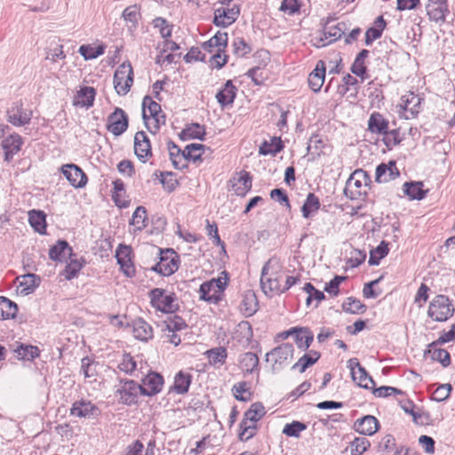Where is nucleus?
Masks as SVG:
<instances>
[{
	"instance_id": "nucleus-1",
	"label": "nucleus",
	"mask_w": 455,
	"mask_h": 455,
	"mask_svg": "<svg viewBox=\"0 0 455 455\" xmlns=\"http://www.w3.org/2000/svg\"><path fill=\"white\" fill-rule=\"evenodd\" d=\"M142 118L148 130L156 134L160 126L165 124V115L160 104L154 101L150 96H145L142 101Z\"/></svg>"
},
{
	"instance_id": "nucleus-2",
	"label": "nucleus",
	"mask_w": 455,
	"mask_h": 455,
	"mask_svg": "<svg viewBox=\"0 0 455 455\" xmlns=\"http://www.w3.org/2000/svg\"><path fill=\"white\" fill-rule=\"evenodd\" d=\"M275 260L268 259L262 267L260 285L263 292L269 297L282 292L281 275L274 267Z\"/></svg>"
},
{
	"instance_id": "nucleus-3",
	"label": "nucleus",
	"mask_w": 455,
	"mask_h": 455,
	"mask_svg": "<svg viewBox=\"0 0 455 455\" xmlns=\"http://www.w3.org/2000/svg\"><path fill=\"white\" fill-rule=\"evenodd\" d=\"M369 181L370 178L365 171L355 170L346 182L344 194L351 200H357L366 195V187Z\"/></svg>"
},
{
	"instance_id": "nucleus-4",
	"label": "nucleus",
	"mask_w": 455,
	"mask_h": 455,
	"mask_svg": "<svg viewBox=\"0 0 455 455\" xmlns=\"http://www.w3.org/2000/svg\"><path fill=\"white\" fill-rule=\"evenodd\" d=\"M151 306L163 313H173L179 308L177 296L171 292L167 293L165 290L155 288L149 291Z\"/></svg>"
},
{
	"instance_id": "nucleus-5",
	"label": "nucleus",
	"mask_w": 455,
	"mask_h": 455,
	"mask_svg": "<svg viewBox=\"0 0 455 455\" xmlns=\"http://www.w3.org/2000/svg\"><path fill=\"white\" fill-rule=\"evenodd\" d=\"M454 307L450 302L448 297L444 295H437L430 302L427 315L433 320L437 322H444L452 316Z\"/></svg>"
},
{
	"instance_id": "nucleus-6",
	"label": "nucleus",
	"mask_w": 455,
	"mask_h": 455,
	"mask_svg": "<svg viewBox=\"0 0 455 455\" xmlns=\"http://www.w3.org/2000/svg\"><path fill=\"white\" fill-rule=\"evenodd\" d=\"M113 84L118 95L124 96L130 92L133 84V69L131 63L124 62L116 68Z\"/></svg>"
},
{
	"instance_id": "nucleus-7",
	"label": "nucleus",
	"mask_w": 455,
	"mask_h": 455,
	"mask_svg": "<svg viewBox=\"0 0 455 455\" xmlns=\"http://www.w3.org/2000/svg\"><path fill=\"white\" fill-rule=\"evenodd\" d=\"M116 393L120 395V401L126 405L137 403L139 396L142 395L140 384L132 379L121 380Z\"/></svg>"
},
{
	"instance_id": "nucleus-8",
	"label": "nucleus",
	"mask_w": 455,
	"mask_h": 455,
	"mask_svg": "<svg viewBox=\"0 0 455 455\" xmlns=\"http://www.w3.org/2000/svg\"><path fill=\"white\" fill-rule=\"evenodd\" d=\"M158 254L160 255V261L153 266L151 269L164 276H169L178 270V263L175 259V251L172 249H167L164 251L162 249L157 248Z\"/></svg>"
},
{
	"instance_id": "nucleus-9",
	"label": "nucleus",
	"mask_w": 455,
	"mask_h": 455,
	"mask_svg": "<svg viewBox=\"0 0 455 455\" xmlns=\"http://www.w3.org/2000/svg\"><path fill=\"white\" fill-rule=\"evenodd\" d=\"M128 128V116L120 108H116L108 117L107 129L115 136H120Z\"/></svg>"
},
{
	"instance_id": "nucleus-10",
	"label": "nucleus",
	"mask_w": 455,
	"mask_h": 455,
	"mask_svg": "<svg viewBox=\"0 0 455 455\" xmlns=\"http://www.w3.org/2000/svg\"><path fill=\"white\" fill-rule=\"evenodd\" d=\"M7 121L14 126H23L29 124L32 112L23 109L20 102L14 103L6 112Z\"/></svg>"
},
{
	"instance_id": "nucleus-11",
	"label": "nucleus",
	"mask_w": 455,
	"mask_h": 455,
	"mask_svg": "<svg viewBox=\"0 0 455 455\" xmlns=\"http://www.w3.org/2000/svg\"><path fill=\"white\" fill-rule=\"evenodd\" d=\"M63 175L74 188H84L87 183V176L83 170L74 164L63 165Z\"/></svg>"
},
{
	"instance_id": "nucleus-12",
	"label": "nucleus",
	"mask_w": 455,
	"mask_h": 455,
	"mask_svg": "<svg viewBox=\"0 0 455 455\" xmlns=\"http://www.w3.org/2000/svg\"><path fill=\"white\" fill-rule=\"evenodd\" d=\"M240 13V8L234 5L231 8H218L214 12V24L226 28L234 23Z\"/></svg>"
},
{
	"instance_id": "nucleus-13",
	"label": "nucleus",
	"mask_w": 455,
	"mask_h": 455,
	"mask_svg": "<svg viewBox=\"0 0 455 455\" xmlns=\"http://www.w3.org/2000/svg\"><path fill=\"white\" fill-rule=\"evenodd\" d=\"M131 247L120 244L116 251V258L121 270L126 276L135 275V267L131 259Z\"/></svg>"
},
{
	"instance_id": "nucleus-14",
	"label": "nucleus",
	"mask_w": 455,
	"mask_h": 455,
	"mask_svg": "<svg viewBox=\"0 0 455 455\" xmlns=\"http://www.w3.org/2000/svg\"><path fill=\"white\" fill-rule=\"evenodd\" d=\"M164 385L163 377L156 372H151L146 376L140 385L142 395L151 396L162 390Z\"/></svg>"
},
{
	"instance_id": "nucleus-15",
	"label": "nucleus",
	"mask_w": 455,
	"mask_h": 455,
	"mask_svg": "<svg viewBox=\"0 0 455 455\" xmlns=\"http://www.w3.org/2000/svg\"><path fill=\"white\" fill-rule=\"evenodd\" d=\"M134 152L137 157L142 162L146 163L148 156L152 155L150 141L147 134L140 131L135 134L134 137Z\"/></svg>"
},
{
	"instance_id": "nucleus-16",
	"label": "nucleus",
	"mask_w": 455,
	"mask_h": 455,
	"mask_svg": "<svg viewBox=\"0 0 455 455\" xmlns=\"http://www.w3.org/2000/svg\"><path fill=\"white\" fill-rule=\"evenodd\" d=\"M426 9L431 20L442 23L445 21V14L448 12L446 0H429Z\"/></svg>"
},
{
	"instance_id": "nucleus-17",
	"label": "nucleus",
	"mask_w": 455,
	"mask_h": 455,
	"mask_svg": "<svg viewBox=\"0 0 455 455\" xmlns=\"http://www.w3.org/2000/svg\"><path fill=\"white\" fill-rule=\"evenodd\" d=\"M294 352L293 346L284 343L266 354V361H273L275 363H283L292 358Z\"/></svg>"
},
{
	"instance_id": "nucleus-18",
	"label": "nucleus",
	"mask_w": 455,
	"mask_h": 455,
	"mask_svg": "<svg viewBox=\"0 0 455 455\" xmlns=\"http://www.w3.org/2000/svg\"><path fill=\"white\" fill-rule=\"evenodd\" d=\"M400 172L394 161L388 164H380L376 168L375 180L379 183H386L399 177Z\"/></svg>"
},
{
	"instance_id": "nucleus-19",
	"label": "nucleus",
	"mask_w": 455,
	"mask_h": 455,
	"mask_svg": "<svg viewBox=\"0 0 455 455\" xmlns=\"http://www.w3.org/2000/svg\"><path fill=\"white\" fill-rule=\"evenodd\" d=\"M251 176L250 172L243 171L235 176L230 182L235 195L244 196L251 188Z\"/></svg>"
},
{
	"instance_id": "nucleus-20",
	"label": "nucleus",
	"mask_w": 455,
	"mask_h": 455,
	"mask_svg": "<svg viewBox=\"0 0 455 455\" xmlns=\"http://www.w3.org/2000/svg\"><path fill=\"white\" fill-rule=\"evenodd\" d=\"M379 424L378 419L371 415H366L355 420L354 427L355 431L363 435H372L379 429Z\"/></svg>"
},
{
	"instance_id": "nucleus-21",
	"label": "nucleus",
	"mask_w": 455,
	"mask_h": 455,
	"mask_svg": "<svg viewBox=\"0 0 455 455\" xmlns=\"http://www.w3.org/2000/svg\"><path fill=\"white\" fill-rule=\"evenodd\" d=\"M421 99L413 92H409L401 98V106L406 113V118H414L420 110Z\"/></svg>"
},
{
	"instance_id": "nucleus-22",
	"label": "nucleus",
	"mask_w": 455,
	"mask_h": 455,
	"mask_svg": "<svg viewBox=\"0 0 455 455\" xmlns=\"http://www.w3.org/2000/svg\"><path fill=\"white\" fill-rule=\"evenodd\" d=\"M22 144V138L17 133L11 134L3 140L2 145L4 149V160L6 162L12 161L13 156L20 150Z\"/></svg>"
},
{
	"instance_id": "nucleus-23",
	"label": "nucleus",
	"mask_w": 455,
	"mask_h": 455,
	"mask_svg": "<svg viewBox=\"0 0 455 455\" xmlns=\"http://www.w3.org/2000/svg\"><path fill=\"white\" fill-rule=\"evenodd\" d=\"M325 63L323 60H318L315 69L308 76V85L312 91L317 92L321 90L325 77Z\"/></svg>"
},
{
	"instance_id": "nucleus-24",
	"label": "nucleus",
	"mask_w": 455,
	"mask_h": 455,
	"mask_svg": "<svg viewBox=\"0 0 455 455\" xmlns=\"http://www.w3.org/2000/svg\"><path fill=\"white\" fill-rule=\"evenodd\" d=\"M227 45L228 33L219 31L203 44V48L211 53L224 52Z\"/></svg>"
},
{
	"instance_id": "nucleus-25",
	"label": "nucleus",
	"mask_w": 455,
	"mask_h": 455,
	"mask_svg": "<svg viewBox=\"0 0 455 455\" xmlns=\"http://www.w3.org/2000/svg\"><path fill=\"white\" fill-rule=\"evenodd\" d=\"M98 408L89 401H77L73 403L70 414L78 418H90L96 414Z\"/></svg>"
},
{
	"instance_id": "nucleus-26",
	"label": "nucleus",
	"mask_w": 455,
	"mask_h": 455,
	"mask_svg": "<svg viewBox=\"0 0 455 455\" xmlns=\"http://www.w3.org/2000/svg\"><path fill=\"white\" fill-rule=\"evenodd\" d=\"M132 333L135 339L148 341L153 338V328L142 318H138L132 323Z\"/></svg>"
},
{
	"instance_id": "nucleus-27",
	"label": "nucleus",
	"mask_w": 455,
	"mask_h": 455,
	"mask_svg": "<svg viewBox=\"0 0 455 455\" xmlns=\"http://www.w3.org/2000/svg\"><path fill=\"white\" fill-rule=\"evenodd\" d=\"M236 87L233 84L231 80H228L224 87L218 92L216 99L218 103L222 107L231 105L236 96Z\"/></svg>"
},
{
	"instance_id": "nucleus-28",
	"label": "nucleus",
	"mask_w": 455,
	"mask_h": 455,
	"mask_svg": "<svg viewBox=\"0 0 455 455\" xmlns=\"http://www.w3.org/2000/svg\"><path fill=\"white\" fill-rule=\"evenodd\" d=\"M95 94L96 92L93 87L84 86L76 92L74 99V105L85 108L92 107L93 105Z\"/></svg>"
},
{
	"instance_id": "nucleus-29",
	"label": "nucleus",
	"mask_w": 455,
	"mask_h": 455,
	"mask_svg": "<svg viewBox=\"0 0 455 455\" xmlns=\"http://www.w3.org/2000/svg\"><path fill=\"white\" fill-rule=\"evenodd\" d=\"M71 255L72 248L68 245V242L64 240H59L57 243L49 250V257L52 260L62 261Z\"/></svg>"
},
{
	"instance_id": "nucleus-30",
	"label": "nucleus",
	"mask_w": 455,
	"mask_h": 455,
	"mask_svg": "<svg viewBox=\"0 0 455 455\" xmlns=\"http://www.w3.org/2000/svg\"><path fill=\"white\" fill-rule=\"evenodd\" d=\"M439 344H435V341L428 346V349L425 352V355H429L431 360L441 363L443 367L451 364L450 354L443 348H438Z\"/></svg>"
},
{
	"instance_id": "nucleus-31",
	"label": "nucleus",
	"mask_w": 455,
	"mask_h": 455,
	"mask_svg": "<svg viewBox=\"0 0 455 455\" xmlns=\"http://www.w3.org/2000/svg\"><path fill=\"white\" fill-rule=\"evenodd\" d=\"M388 129V121L379 112L371 115L368 120V130L372 133L383 134Z\"/></svg>"
},
{
	"instance_id": "nucleus-32",
	"label": "nucleus",
	"mask_w": 455,
	"mask_h": 455,
	"mask_svg": "<svg viewBox=\"0 0 455 455\" xmlns=\"http://www.w3.org/2000/svg\"><path fill=\"white\" fill-rule=\"evenodd\" d=\"M168 150L170 159L172 163V165L176 169H183L187 166L186 164L182 163L186 161V153L185 148L181 150L173 141L168 142Z\"/></svg>"
},
{
	"instance_id": "nucleus-33",
	"label": "nucleus",
	"mask_w": 455,
	"mask_h": 455,
	"mask_svg": "<svg viewBox=\"0 0 455 455\" xmlns=\"http://www.w3.org/2000/svg\"><path fill=\"white\" fill-rule=\"evenodd\" d=\"M199 294L201 300L212 304H218L220 300V294L216 291L212 283H210V281L204 282L200 285Z\"/></svg>"
},
{
	"instance_id": "nucleus-34",
	"label": "nucleus",
	"mask_w": 455,
	"mask_h": 455,
	"mask_svg": "<svg viewBox=\"0 0 455 455\" xmlns=\"http://www.w3.org/2000/svg\"><path fill=\"white\" fill-rule=\"evenodd\" d=\"M343 84L338 86V92L344 96L349 93L350 97H355L358 93V81L355 77L347 74L343 79Z\"/></svg>"
},
{
	"instance_id": "nucleus-35",
	"label": "nucleus",
	"mask_w": 455,
	"mask_h": 455,
	"mask_svg": "<svg viewBox=\"0 0 455 455\" xmlns=\"http://www.w3.org/2000/svg\"><path fill=\"white\" fill-rule=\"evenodd\" d=\"M386 27V21L382 16H379L374 21V26L367 29L365 33V44L371 45L374 40L379 39Z\"/></svg>"
},
{
	"instance_id": "nucleus-36",
	"label": "nucleus",
	"mask_w": 455,
	"mask_h": 455,
	"mask_svg": "<svg viewBox=\"0 0 455 455\" xmlns=\"http://www.w3.org/2000/svg\"><path fill=\"white\" fill-rule=\"evenodd\" d=\"M241 310L247 316L252 315L258 310V300L257 297L251 291H247L243 296V299L240 305Z\"/></svg>"
},
{
	"instance_id": "nucleus-37",
	"label": "nucleus",
	"mask_w": 455,
	"mask_h": 455,
	"mask_svg": "<svg viewBox=\"0 0 455 455\" xmlns=\"http://www.w3.org/2000/svg\"><path fill=\"white\" fill-rule=\"evenodd\" d=\"M239 367L246 373H251L259 365V357L252 352H246L239 356Z\"/></svg>"
},
{
	"instance_id": "nucleus-38",
	"label": "nucleus",
	"mask_w": 455,
	"mask_h": 455,
	"mask_svg": "<svg viewBox=\"0 0 455 455\" xmlns=\"http://www.w3.org/2000/svg\"><path fill=\"white\" fill-rule=\"evenodd\" d=\"M205 135V129L204 126L199 124H191L188 125L180 133V138L182 140L197 139L204 140V137Z\"/></svg>"
},
{
	"instance_id": "nucleus-39",
	"label": "nucleus",
	"mask_w": 455,
	"mask_h": 455,
	"mask_svg": "<svg viewBox=\"0 0 455 455\" xmlns=\"http://www.w3.org/2000/svg\"><path fill=\"white\" fill-rule=\"evenodd\" d=\"M293 334L295 342L301 350H307L314 339L313 333L307 328H296Z\"/></svg>"
},
{
	"instance_id": "nucleus-40",
	"label": "nucleus",
	"mask_w": 455,
	"mask_h": 455,
	"mask_svg": "<svg viewBox=\"0 0 455 455\" xmlns=\"http://www.w3.org/2000/svg\"><path fill=\"white\" fill-rule=\"evenodd\" d=\"M347 30V26L345 22H339L334 26H329L327 23L324 27V36L326 39H329L331 42H335L338 39L341 38L342 36H345L346 31Z\"/></svg>"
},
{
	"instance_id": "nucleus-41",
	"label": "nucleus",
	"mask_w": 455,
	"mask_h": 455,
	"mask_svg": "<svg viewBox=\"0 0 455 455\" xmlns=\"http://www.w3.org/2000/svg\"><path fill=\"white\" fill-rule=\"evenodd\" d=\"M403 187L404 195L411 200H421L426 196V192L422 189V182H405Z\"/></svg>"
},
{
	"instance_id": "nucleus-42",
	"label": "nucleus",
	"mask_w": 455,
	"mask_h": 455,
	"mask_svg": "<svg viewBox=\"0 0 455 455\" xmlns=\"http://www.w3.org/2000/svg\"><path fill=\"white\" fill-rule=\"evenodd\" d=\"M28 221L38 233L44 234L46 229L45 214L41 211L32 210L28 212Z\"/></svg>"
},
{
	"instance_id": "nucleus-43",
	"label": "nucleus",
	"mask_w": 455,
	"mask_h": 455,
	"mask_svg": "<svg viewBox=\"0 0 455 455\" xmlns=\"http://www.w3.org/2000/svg\"><path fill=\"white\" fill-rule=\"evenodd\" d=\"M18 313V306L5 297H0V319L14 318Z\"/></svg>"
},
{
	"instance_id": "nucleus-44",
	"label": "nucleus",
	"mask_w": 455,
	"mask_h": 455,
	"mask_svg": "<svg viewBox=\"0 0 455 455\" xmlns=\"http://www.w3.org/2000/svg\"><path fill=\"white\" fill-rule=\"evenodd\" d=\"M20 286L22 288L21 292L25 294L31 293L36 287L39 286L41 279L35 274H27L21 275Z\"/></svg>"
},
{
	"instance_id": "nucleus-45",
	"label": "nucleus",
	"mask_w": 455,
	"mask_h": 455,
	"mask_svg": "<svg viewBox=\"0 0 455 455\" xmlns=\"http://www.w3.org/2000/svg\"><path fill=\"white\" fill-rule=\"evenodd\" d=\"M319 208L320 202L318 197L315 194L309 193L301 208L302 216L308 219L311 213L317 212Z\"/></svg>"
},
{
	"instance_id": "nucleus-46",
	"label": "nucleus",
	"mask_w": 455,
	"mask_h": 455,
	"mask_svg": "<svg viewBox=\"0 0 455 455\" xmlns=\"http://www.w3.org/2000/svg\"><path fill=\"white\" fill-rule=\"evenodd\" d=\"M320 357V354L316 351H310L309 354H305L299 361L292 366V369L299 368V372H304L309 366L313 365Z\"/></svg>"
},
{
	"instance_id": "nucleus-47",
	"label": "nucleus",
	"mask_w": 455,
	"mask_h": 455,
	"mask_svg": "<svg viewBox=\"0 0 455 455\" xmlns=\"http://www.w3.org/2000/svg\"><path fill=\"white\" fill-rule=\"evenodd\" d=\"M190 384L191 376L180 371L175 376L173 388L178 394H185L188 391Z\"/></svg>"
},
{
	"instance_id": "nucleus-48",
	"label": "nucleus",
	"mask_w": 455,
	"mask_h": 455,
	"mask_svg": "<svg viewBox=\"0 0 455 455\" xmlns=\"http://www.w3.org/2000/svg\"><path fill=\"white\" fill-rule=\"evenodd\" d=\"M283 146L278 138H272L271 142L264 141L259 147V153L262 156L275 155L283 149Z\"/></svg>"
},
{
	"instance_id": "nucleus-49",
	"label": "nucleus",
	"mask_w": 455,
	"mask_h": 455,
	"mask_svg": "<svg viewBox=\"0 0 455 455\" xmlns=\"http://www.w3.org/2000/svg\"><path fill=\"white\" fill-rule=\"evenodd\" d=\"M147 210L144 206H139L136 208L132 214L131 225L136 227L138 230H142L147 226Z\"/></svg>"
},
{
	"instance_id": "nucleus-50",
	"label": "nucleus",
	"mask_w": 455,
	"mask_h": 455,
	"mask_svg": "<svg viewBox=\"0 0 455 455\" xmlns=\"http://www.w3.org/2000/svg\"><path fill=\"white\" fill-rule=\"evenodd\" d=\"M256 433V422L243 419L240 423L239 438L242 441H247Z\"/></svg>"
},
{
	"instance_id": "nucleus-51",
	"label": "nucleus",
	"mask_w": 455,
	"mask_h": 455,
	"mask_svg": "<svg viewBox=\"0 0 455 455\" xmlns=\"http://www.w3.org/2000/svg\"><path fill=\"white\" fill-rule=\"evenodd\" d=\"M388 252L387 243L382 241L374 250L370 253L369 264L371 266L379 265V260L383 259Z\"/></svg>"
},
{
	"instance_id": "nucleus-52",
	"label": "nucleus",
	"mask_w": 455,
	"mask_h": 455,
	"mask_svg": "<svg viewBox=\"0 0 455 455\" xmlns=\"http://www.w3.org/2000/svg\"><path fill=\"white\" fill-rule=\"evenodd\" d=\"M78 52L85 60H93L105 52V46L98 45L97 47H92L84 44L80 46Z\"/></svg>"
},
{
	"instance_id": "nucleus-53",
	"label": "nucleus",
	"mask_w": 455,
	"mask_h": 455,
	"mask_svg": "<svg viewBox=\"0 0 455 455\" xmlns=\"http://www.w3.org/2000/svg\"><path fill=\"white\" fill-rule=\"evenodd\" d=\"M355 381L357 382V384L366 389L372 388L375 385L374 380L367 373L365 369L359 368V370L355 372V376L352 377Z\"/></svg>"
},
{
	"instance_id": "nucleus-54",
	"label": "nucleus",
	"mask_w": 455,
	"mask_h": 455,
	"mask_svg": "<svg viewBox=\"0 0 455 455\" xmlns=\"http://www.w3.org/2000/svg\"><path fill=\"white\" fill-rule=\"evenodd\" d=\"M205 146L198 143H192L185 147L186 159L196 162L201 160Z\"/></svg>"
},
{
	"instance_id": "nucleus-55",
	"label": "nucleus",
	"mask_w": 455,
	"mask_h": 455,
	"mask_svg": "<svg viewBox=\"0 0 455 455\" xmlns=\"http://www.w3.org/2000/svg\"><path fill=\"white\" fill-rule=\"evenodd\" d=\"M344 311L351 314H358L365 311L366 306L363 304L359 299L349 297L342 305Z\"/></svg>"
},
{
	"instance_id": "nucleus-56",
	"label": "nucleus",
	"mask_w": 455,
	"mask_h": 455,
	"mask_svg": "<svg viewBox=\"0 0 455 455\" xmlns=\"http://www.w3.org/2000/svg\"><path fill=\"white\" fill-rule=\"evenodd\" d=\"M265 408L259 403H252L250 409L244 413L243 419L257 422L265 415Z\"/></svg>"
},
{
	"instance_id": "nucleus-57",
	"label": "nucleus",
	"mask_w": 455,
	"mask_h": 455,
	"mask_svg": "<svg viewBox=\"0 0 455 455\" xmlns=\"http://www.w3.org/2000/svg\"><path fill=\"white\" fill-rule=\"evenodd\" d=\"M371 443L366 437H356L351 443V455H362Z\"/></svg>"
},
{
	"instance_id": "nucleus-58",
	"label": "nucleus",
	"mask_w": 455,
	"mask_h": 455,
	"mask_svg": "<svg viewBox=\"0 0 455 455\" xmlns=\"http://www.w3.org/2000/svg\"><path fill=\"white\" fill-rule=\"evenodd\" d=\"M207 354L210 363L214 365L223 364L225 363V359L227 358V350L224 347L209 350Z\"/></svg>"
},
{
	"instance_id": "nucleus-59",
	"label": "nucleus",
	"mask_w": 455,
	"mask_h": 455,
	"mask_svg": "<svg viewBox=\"0 0 455 455\" xmlns=\"http://www.w3.org/2000/svg\"><path fill=\"white\" fill-rule=\"evenodd\" d=\"M383 141L385 145L390 149L393 147L398 145L402 138L400 136V132L398 129H394L391 131L387 130V132L383 133Z\"/></svg>"
},
{
	"instance_id": "nucleus-60",
	"label": "nucleus",
	"mask_w": 455,
	"mask_h": 455,
	"mask_svg": "<svg viewBox=\"0 0 455 455\" xmlns=\"http://www.w3.org/2000/svg\"><path fill=\"white\" fill-rule=\"evenodd\" d=\"M153 26L159 29L162 37L167 39L172 36V26L162 17H157L153 20Z\"/></svg>"
},
{
	"instance_id": "nucleus-61",
	"label": "nucleus",
	"mask_w": 455,
	"mask_h": 455,
	"mask_svg": "<svg viewBox=\"0 0 455 455\" xmlns=\"http://www.w3.org/2000/svg\"><path fill=\"white\" fill-rule=\"evenodd\" d=\"M22 359L33 360L39 355V349L34 346L20 345L16 350Z\"/></svg>"
},
{
	"instance_id": "nucleus-62",
	"label": "nucleus",
	"mask_w": 455,
	"mask_h": 455,
	"mask_svg": "<svg viewBox=\"0 0 455 455\" xmlns=\"http://www.w3.org/2000/svg\"><path fill=\"white\" fill-rule=\"evenodd\" d=\"M81 371L84 378L94 379L97 374L96 364L88 357H84L81 362Z\"/></svg>"
},
{
	"instance_id": "nucleus-63",
	"label": "nucleus",
	"mask_w": 455,
	"mask_h": 455,
	"mask_svg": "<svg viewBox=\"0 0 455 455\" xmlns=\"http://www.w3.org/2000/svg\"><path fill=\"white\" fill-rule=\"evenodd\" d=\"M137 363L134 361L133 357L130 354H124L123 355L122 361L120 362L118 368L120 371L132 374L136 369Z\"/></svg>"
},
{
	"instance_id": "nucleus-64",
	"label": "nucleus",
	"mask_w": 455,
	"mask_h": 455,
	"mask_svg": "<svg viewBox=\"0 0 455 455\" xmlns=\"http://www.w3.org/2000/svg\"><path fill=\"white\" fill-rule=\"evenodd\" d=\"M307 426L299 421H293L285 425L283 433L288 436L298 437L301 431L305 430Z\"/></svg>"
}]
</instances>
